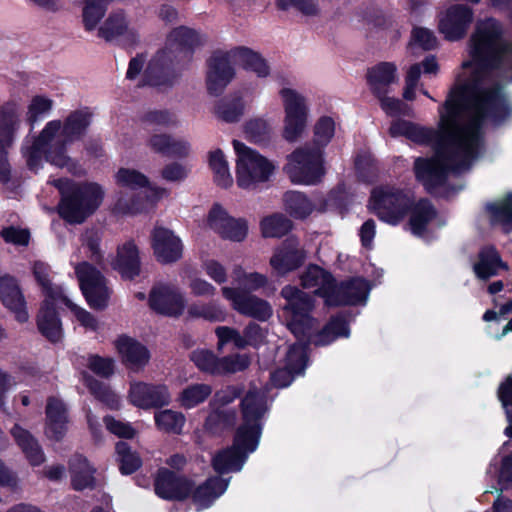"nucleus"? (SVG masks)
I'll return each instance as SVG.
<instances>
[{"mask_svg":"<svg viewBox=\"0 0 512 512\" xmlns=\"http://www.w3.org/2000/svg\"><path fill=\"white\" fill-rule=\"evenodd\" d=\"M188 288L195 297H213L217 291L213 284L201 277L191 279Z\"/></svg>","mask_w":512,"mask_h":512,"instance_id":"680f3d73","label":"nucleus"},{"mask_svg":"<svg viewBox=\"0 0 512 512\" xmlns=\"http://www.w3.org/2000/svg\"><path fill=\"white\" fill-rule=\"evenodd\" d=\"M192 483L168 470H160L155 480L156 494L167 500H181L189 496Z\"/></svg>","mask_w":512,"mask_h":512,"instance_id":"412c9836","label":"nucleus"},{"mask_svg":"<svg viewBox=\"0 0 512 512\" xmlns=\"http://www.w3.org/2000/svg\"><path fill=\"white\" fill-rule=\"evenodd\" d=\"M54 107L52 96L45 93L34 95V120L44 119L50 115Z\"/></svg>","mask_w":512,"mask_h":512,"instance_id":"052dcab7","label":"nucleus"},{"mask_svg":"<svg viewBox=\"0 0 512 512\" xmlns=\"http://www.w3.org/2000/svg\"><path fill=\"white\" fill-rule=\"evenodd\" d=\"M216 335L218 337V348L221 349L228 343H233L237 348H243L246 345H256L258 340L254 338L252 333L258 334L261 337V328L256 324H251L245 329L244 336L233 328L227 326H220L216 328Z\"/></svg>","mask_w":512,"mask_h":512,"instance_id":"c85d7f7f","label":"nucleus"},{"mask_svg":"<svg viewBox=\"0 0 512 512\" xmlns=\"http://www.w3.org/2000/svg\"><path fill=\"white\" fill-rule=\"evenodd\" d=\"M228 487V481L219 477L208 479L192 493L193 502L198 510L209 507ZM191 495V493L189 494Z\"/></svg>","mask_w":512,"mask_h":512,"instance_id":"c756f323","label":"nucleus"},{"mask_svg":"<svg viewBox=\"0 0 512 512\" xmlns=\"http://www.w3.org/2000/svg\"><path fill=\"white\" fill-rule=\"evenodd\" d=\"M114 347L122 363L134 372L141 371L149 362L148 349L129 336H119L114 342Z\"/></svg>","mask_w":512,"mask_h":512,"instance_id":"aec40b11","label":"nucleus"},{"mask_svg":"<svg viewBox=\"0 0 512 512\" xmlns=\"http://www.w3.org/2000/svg\"><path fill=\"white\" fill-rule=\"evenodd\" d=\"M306 259V252L294 238L284 241L270 258L272 269L279 275H286L300 267Z\"/></svg>","mask_w":512,"mask_h":512,"instance_id":"f3484780","label":"nucleus"},{"mask_svg":"<svg viewBox=\"0 0 512 512\" xmlns=\"http://www.w3.org/2000/svg\"><path fill=\"white\" fill-rule=\"evenodd\" d=\"M370 209L384 222L396 225L410 213L409 228L415 235H422L436 213L427 201L414 204L409 191L396 187H379L373 190Z\"/></svg>","mask_w":512,"mask_h":512,"instance_id":"7ed1b4c3","label":"nucleus"},{"mask_svg":"<svg viewBox=\"0 0 512 512\" xmlns=\"http://www.w3.org/2000/svg\"><path fill=\"white\" fill-rule=\"evenodd\" d=\"M127 399L133 406L148 410L168 405L171 401V395L165 385L132 381Z\"/></svg>","mask_w":512,"mask_h":512,"instance_id":"4468645a","label":"nucleus"},{"mask_svg":"<svg viewBox=\"0 0 512 512\" xmlns=\"http://www.w3.org/2000/svg\"><path fill=\"white\" fill-rule=\"evenodd\" d=\"M126 33H130V29L122 12L112 13L99 28V36L106 40H113Z\"/></svg>","mask_w":512,"mask_h":512,"instance_id":"58836bf2","label":"nucleus"},{"mask_svg":"<svg viewBox=\"0 0 512 512\" xmlns=\"http://www.w3.org/2000/svg\"><path fill=\"white\" fill-rule=\"evenodd\" d=\"M80 364L101 377H109L114 373L115 361L109 357L88 355L80 359Z\"/></svg>","mask_w":512,"mask_h":512,"instance_id":"8fccbe9b","label":"nucleus"},{"mask_svg":"<svg viewBox=\"0 0 512 512\" xmlns=\"http://www.w3.org/2000/svg\"><path fill=\"white\" fill-rule=\"evenodd\" d=\"M109 0H86L83 7V23L86 30L95 29L106 12Z\"/></svg>","mask_w":512,"mask_h":512,"instance_id":"a19ab883","label":"nucleus"},{"mask_svg":"<svg viewBox=\"0 0 512 512\" xmlns=\"http://www.w3.org/2000/svg\"><path fill=\"white\" fill-rule=\"evenodd\" d=\"M247 234V221L242 218L231 217L219 236L230 241L241 242L247 237Z\"/></svg>","mask_w":512,"mask_h":512,"instance_id":"3c124183","label":"nucleus"},{"mask_svg":"<svg viewBox=\"0 0 512 512\" xmlns=\"http://www.w3.org/2000/svg\"><path fill=\"white\" fill-rule=\"evenodd\" d=\"M306 365L305 348L302 344L293 345L287 354L286 368L272 375V382L277 387L288 386L295 374H300Z\"/></svg>","mask_w":512,"mask_h":512,"instance_id":"5701e85b","label":"nucleus"},{"mask_svg":"<svg viewBox=\"0 0 512 512\" xmlns=\"http://www.w3.org/2000/svg\"><path fill=\"white\" fill-rule=\"evenodd\" d=\"M301 283L304 288L314 289L315 293L319 294L325 299L327 305L337 306L341 303H355L367 292L364 283L358 282L357 289L359 294L356 296L336 297L334 291L336 284L330 273L323 270L319 266H309L301 275Z\"/></svg>","mask_w":512,"mask_h":512,"instance_id":"9b49d317","label":"nucleus"},{"mask_svg":"<svg viewBox=\"0 0 512 512\" xmlns=\"http://www.w3.org/2000/svg\"><path fill=\"white\" fill-rule=\"evenodd\" d=\"M315 146L321 149L327 145L334 136L335 122L331 117H322L315 125Z\"/></svg>","mask_w":512,"mask_h":512,"instance_id":"864d4df0","label":"nucleus"},{"mask_svg":"<svg viewBox=\"0 0 512 512\" xmlns=\"http://www.w3.org/2000/svg\"><path fill=\"white\" fill-rule=\"evenodd\" d=\"M211 393L212 388L207 384H192L180 392L177 401L182 408L192 409L203 403Z\"/></svg>","mask_w":512,"mask_h":512,"instance_id":"c9c22d12","label":"nucleus"},{"mask_svg":"<svg viewBox=\"0 0 512 512\" xmlns=\"http://www.w3.org/2000/svg\"><path fill=\"white\" fill-rule=\"evenodd\" d=\"M104 422L107 430L118 437L132 438L136 433L135 429L129 423L117 420L113 417H105Z\"/></svg>","mask_w":512,"mask_h":512,"instance_id":"0e129e2a","label":"nucleus"},{"mask_svg":"<svg viewBox=\"0 0 512 512\" xmlns=\"http://www.w3.org/2000/svg\"><path fill=\"white\" fill-rule=\"evenodd\" d=\"M499 399L512 423V378H508L499 388Z\"/></svg>","mask_w":512,"mask_h":512,"instance_id":"774afa93","label":"nucleus"},{"mask_svg":"<svg viewBox=\"0 0 512 512\" xmlns=\"http://www.w3.org/2000/svg\"><path fill=\"white\" fill-rule=\"evenodd\" d=\"M231 144L235 156V180L239 188L255 191L272 180L278 169L276 161L238 139H233Z\"/></svg>","mask_w":512,"mask_h":512,"instance_id":"20e7f679","label":"nucleus"},{"mask_svg":"<svg viewBox=\"0 0 512 512\" xmlns=\"http://www.w3.org/2000/svg\"><path fill=\"white\" fill-rule=\"evenodd\" d=\"M240 65L246 71L254 73L258 78H266L271 69L267 61L257 52L248 48H240L235 53Z\"/></svg>","mask_w":512,"mask_h":512,"instance_id":"473e14b6","label":"nucleus"},{"mask_svg":"<svg viewBox=\"0 0 512 512\" xmlns=\"http://www.w3.org/2000/svg\"><path fill=\"white\" fill-rule=\"evenodd\" d=\"M82 379L91 393L94 394L98 399L105 402L110 407H118L120 398L108 387L95 380L85 372L82 373Z\"/></svg>","mask_w":512,"mask_h":512,"instance_id":"a18cd8bd","label":"nucleus"},{"mask_svg":"<svg viewBox=\"0 0 512 512\" xmlns=\"http://www.w3.org/2000/svg\"><path fill=\"white\" fill-rule=\"evenodd\" d=\"M260 228L265 238H279L291 230L292 223L282 214H273L262 219Z\"/></svg>","mask_w":512,"mask_h":512,"instance_id":"4c0bfd02","label":"nucleus"},{"mask_svg":"<svg viewBox=\"0 0 512 512\" xmlns=\"http://www.w3.org/2000/svg\"><path fill=\"white\" fill-rule=\"evenodd\" d=\"M9 131L0 125V182L7 183L10 179V168L6 160L5 145L8 142Z\"/></svg>","mask_w":512,"mask_h":512,"instance_id":"e2e57ef3","label":"nucleus"},{"mask_svg":"<svg viewBox=\"0 0 512 512\" xmlns=\"http://www.w3.org/2000/svg\"><path fill=\"white\" fill-rule=\"evenodd\" d=\"M230 218L231 216L228 212L220 204L216 203L207 214L206 224L208 228L219 235Z\"/></svg>","mask_w":512,"mask_h":512,"instance_id":"6e6d98bb","label":"nucleus"},{"mask_svg":"<svg viewBox=\"0 0 512 512\" xmlns=\"http://www.w3.org/2000/svg\"><path fill=\"white\" fill-rule=\"evenodd\" d=\"M151 248L155 259L161 264H172L179 261L183 255V243L174 231L156 226L151 231Z\"/></svg>","mask_w":512,"mask_h":512,"instance_id":"2eb2a0df","label":"nucleus"},{"mask_svg":"<svg viewBox=\"0 0 512 512\" xmlns=\"http://www.w3.org/2000/svg\"><path fill=\"white\" fill-rule=\"evenodd\" d=\"M1 237L8 244L26 247L30 241V231L19 227L9 226L1 230Z\"/></svg>","mask_w":512,"mask_h":512,"instance_id":"13d9d810","label":"nucleus"},{"mask_svg":"<svg viewBox=\"0 0 512 512\" xmlns=\"http://www.w3.org/2000/svg\"><path fill=\"white\" fill-rule=\"evenodd\" d=\"M234 69L225 55L211 59L207 74V89L217 95L224 90L234 77Z\"/></svg>","mask_w":512,"mask_h":512,"instance_id":"4be33fe9","label":"nucleus"},{"mask_svg":"<svg viewBox=\"0 0 512 512\" xmlns=\"http://www.w3.org/2000/svg\"><path fill=\"white\" fill-rule=\"evenodd\" d=\"M207 164L213 175L214 182L223 188H229L233 184L229 161L226 154L220 148H213L207 153Z\"/></svg>","mask_w":512,"mask_h":512,"instance_id":"bb28decb","label":"nucleus"},{"mask_svg":"<svg viewBox=\"0 0 512 512\" xmlns=\"http://www.w3.org/2000/svg\"><path fill=\"white\" fill-rule=\"evenodd\" d=\"M60 121H50L46 124L38 137L39 145H49L48 158L56 166L66 167L71 172H76L77 164L64 153L67 143L62 142L59 148H55V142L61 137Z\"/></svg>","mask_w":512,"mask_h":512,"instance_id":"a211bd4d","label":"nucleus"},{"mask_svg":"<svg viewBox=\"0 0 512 512\" xmlns=\"http://www.w3.org/2000/svg\"><path fill=\"white\" fill-rule=\"evenodd\" d=\"M188 316L202 318L210 322H222L227 317L225 307L218 301L195 302L187 308Z\"/></svg>","mask_w":512,"mask_h":512,"instance_id":"72a5a7b5","label":"nucleus"},{"mask_svg":"<svg viewBox=\"0 0 512 512\" xmlns=\"http://www.w3.org/2000/svg\"><path fill=\"white\" fill-rule=\"evenodd\" d=\"M113 210L120 215H135L143 210V205L137 200L120 196L115 201Z\"/></svg>","mask_w":512,"mask_h":512,"instance_id":"338daca9","label":"nucleus"},{"mask_svg":"<svg viewBox=\"0 0 512 512\" xmlns=\"http://www.w3.org/2000/svg\"><path fill=\"white\" fill-rule=\"evenodd\" d=\"M271 123L263 118H253L244 125V133L254 143H262L272 134Z\"/></svg>","mask_w":512,"mask_h":512,"instance_id":"37998d69","label":"nucleus"},{"mask_svg":"<svg viewBox=\"0 0 512 512\" xmlns=\"http://www.w3.org/2000/svg\"><path fill=\"white\" fill-rule=\"evenodd\" d=\"M472 19L473 12L470 8L455 5L440 15L439 30L447 39L456 40L464 36Z\"/></svg>","mask_w":512,"mask_h":512,"instance_id":"6ab92c4d","label":"nucleus"},{"mask_svg":"<svg viewBox=\"0 0 512 512\" xmlns=\"http://www.w3.org/2000/svg\"><path fill=\"white\" fill-rule=\"evenodd\" d=\"M221 294L240 314L260 320L268 319L272 314L270 305L254 295L245 294L233 286H222Z\"/></svg>","mask_w":512,"mask_h":512,"instance_id":"dca6fc26","label":"nucleus"},{"mask_svg":"<svg viewBox=\"0 0 512 512\" xmlns=\"http://www.w3.org/2000/svg\"><path fill=\"white\" fill-rule=\"evenodd\" d=\"M149 305L157 313L179 316L184 312L187 301L179 287L168 283H159L150 291Z\"/></svg>","mask_w":512,"mask_h":512,"instance_id":"ddd939ff","label":"nucleus"},{"mask_svg":"<svg viewBox=\"0 0 512 512\" xmlns=\"http://www.w3.org/2000/svg\"><path fill=\"white\" fill-rule=\"evenodd\" d=\"M502 34L501 25L494 19L477 24L471 39V60L463 64L456 87L439 109L437 132L404 120L393 122L389 129L393 137L405 136L417 143L435 141V156L418 158L414 166L417 179L428 190L441 184L450 171L460 173L471 166L481 149L482 118L498 122L510 112L490 71L509 47Z\"/></svg>","mask_w":512,"mask_h":512,"instance_id":"f257e3e1","label":"nucleus"},{"mask_svg":"<svg viewBox=\"0 0 512 512\" xmlns=\"http://www.w3.org/2000/svg\"><path fill=\"white\" fill-rule=\"evenodd\" d=\"M245 110L244 102L241 99L223 100L215 107V114L221 120L233 123L243 116Z\"/></svg>","mask_w":512,"mask_h":512,"instance_id":"c03bdc74","label":"nucleus"},{"mask_svg":"<svg viewBox=\"0 0 512 512\" xmlns=\"http://www.w3.org/2000/svg\"><path fill=\"white\" fill-rule=\"evenodd\" d=\"M250 358L246 354H234L220 359L218 374L235 373L246 369L250 365Z\"/></svg>","mask_w":512,"mask_h":512,"instance_id":"5fc2aeb1","label":"nucleus"},{"mask_svg":"<svg viewBox=\"0 0 512 512\" xmlns=\"http://www.w3.org/2000/svg\"><path fill=\"white\" fill-rule=\"evenodd\" d=\"M69 467L71 473V484L75 490H84L94 486L95 469L90 465L85 457L75 455L71 458Z\"/></svg>","mask_w":512,"mask_h":512,"instance_id":"2f4dec72","label":"nucleus"},{"mask_svg":"<svg viewBox=\"0 0 512 512\" xmlns=\"http://www.w3.org/2000/svg\"><path fill=\"white\" fill-rule=\"evenodd\" d=\"M75 273L89 305L93 308L105 307L110 297V289L101 272L89 263L82 262L75 266Z\"/></svg>","mask_w":512,"mask_h":512,"instance_id":"f8f14e48","label":"nucleus"},{"mask_svg":"<svg viewBox=\"0 0 512 512\" xmlns=\"http://www.w3.org/2000/svg\"><path fill=\"white\" fill-rule=\"evenodd\" d=\"M500 269H507V266L493 247L483 248L473 265L476 277L481 280H487L497 275Z\"/></svg>","mask_w":512,"mask_h":512,"instance_id":"cd10ccee","label":"nucleus"},{"mask_svg":"<svg viewBox=\"0 0 512 512\" xmlns=\"http://www.w3.org/2000/svg\"><path fill=\"white\" fill-rule=\"evenodd\" d=\"M115 182L121 187L134 190L146 187L148 185V178L135 169L120 168L115 174Z\"/></svg>","mask_w":512,"mask_h":512,"instance_id":"de8ad7c7","label":"nucleus"},{"mask_svg":"<svg viewBox=\"0 0 512 512\" xmlns=\"http://www.w3.org/2000/svg\"><path fill=\"white\" fill-rule=\"evenodd\" d=\"M117 460L123 474H131L141 466L140 457L130 450L127 443L119 442L116 445Z\"/></svg>","mask_w":512,"mask_h":512,"instance_id":"49530a36","label":"nucleus"},{"mask_svg":"<svg viewBox=\"0 0 512 512\" xmlns=\"http://www.w3.org/2000/svg\"><path fill=\"white\" fill-rule=\"evenodd\" d=\"M284 208L290 216L304 219L309 216L314 206L307 196L298 191H288L283 196Z\"/></svg>","mask_w":512,"mask_h":512,"instance_id":"f704fd0d","label":"nucleus"},{"mask_svg":"<svg viewBox=\"0 0 512 512\" xmlns=\"http://www.w3.org/2000/svg\"><path fill=\"white\" fill-rule=\"evenodd\" d=\"M89 125V114L85 111H74L61 124V137L55 142V148H59L62 142L70 144L83 135Z\"/></svg>","mask_w":512,"mask_h":512,"instance_id":"7c9ffc66","label":"nucleus"},{"mask_svg":"<svg viewBox=\"0 0 512 512\" xmlns=\"http://www.w3.org/2000/svg\"><path fill=\"white\" fill-rule=\"evenodd\" d=\"M267 410V401L261 389L249 390L242 401L243 422L238 427L233 446L219 451L212 460L219 473L239 471L248 455L259 443L261 418Z\"/></svg>","mask_w":512,"mask_h":512,"instance_id":"f03ea898","label":"nucleus"},{"mask_svg":"<svg viewBox=\"0 0 512 512\" xmlns=\"http://www.w3.org/2000/svg\"><path fill=\"white\" fill-rule=\"evenodd\" d=\"M34 278L37 279L44 296L37 318L38 329L48 340L58 342L63 337V330L56 310L64 305L61 298L65 295V290L51 283L47 267L43 263H34Z\"/></svg>","mask_w":512,"mask_h":512,"instance_id":"39448f33","label":"nucleus"},{"mask_svg":"<svg viewBox=\"0 0 512 512\" xmlns=\"http://www.w3.org/2000/svg\"><path fill=\"white\" fill-rule=\"evenodd\" d=\"M206 275L215 283L221 285L227 281L226 268L216 260H207L202 265Z\"/></svg>","mask_w":512,"mask_h":512,"instance_id":"69168bd1","label":"nucleus"},{"mask_svg":"<svg viewBox=\"0 0 512 512\" xmlns=\"http://www.w3.org/2000/svg\"><path fill=\"white\" fill-rule=\"evenodd\" d=\"M279 96L284 109L283 137L294 142L307 128L309 120V107L303 94L291 87H283Z\"/></svg>","mask_w":512,"mask_h":512,"instance_id":"6e6552de","label":"nucleus"},{"mask_svg":"<svg viewBox=\"0 0 512 512\" xmlns=\"http://www.w3.org/2000/svg\"><path fill=\"white\" fill-rule=\"evenodd\" d=\"M191 360L200 370L211 374H218L220 359L211 351L206 349H197L192 352Z\"/></svg>","mask_w":512,"mask_h":512,"instance_id":"603ef678","label":"nucleus"},{"mask_svg":"<svg viewBox=\"0 0 512 512\" xmlns=\"http://www.w3.org/2000/svg\"><path fill=\"white\" fill-rule=\"evenodd\" d=\"M112 265L125 278H133L139 273V251L133 241H127L118 246Z\"/></svg>","mask_w":512,"mask_h":512,"instance_id":"393cba45","label":"nucleus"},{"mask_svg":"<svg viewBox=\"0 0 512 512\" xmlns=\"http://www.w3.org/2000/svg\"><path fill=\"white\" fill-rule=\"evenodd\" d=\"M283 171L294 184H316L325 173L322 149L308 144L295 149L287 156Z\"/></svg>","mask_w":512,"mask_h":512,"instance_id":"423d86ee","label":"nucleus"},{"mask_svg":"<svg viewBox=\"0 0 512 512\" xmlns=\"http://www.w3.org/2000/svg\"><path fill=\"white\" fill-rule=\"evenodd\" d=\"M349 329L343 319H333L319 334L315 335L313 342L315 345L324 346L338 337H347Z\"/></svg>","mask_w":512,"mask_h":512,"instance_id":"79ce46f5","label":"nucleus"},{"mask_svg":"<svg viewBox=\"0 0 512 512\" xmlns=\"http://www.w3.org/2000/svg\"><path fill=\"white\" fill-rule=\"evenodd\" d=\"M154 420L159 430L180 433L185 423V416L181 412L166 409L156 412Z\"/></svg>","mask_w":512,"mask_h":512,"instance_id":"ea45409f","label":"nucleus"},{"mask_svg":"<svg viewBox=\"0 0 512 512\" xmlns=\"http://www.w3.org/2000/svg\"><path fill=\"white\" fill-rule=\"evenodd\" d=\"M0 298L3 304L15 314L19 322H26L28 320L29 314L14 279L10 277L0 278Z\"/></svg>","mask_w":512,"mask_h":512,"instance_id":"b1692460","label":"nucleus"},{"mask_svg":"<svg viewBox=\"0 0 512 512\" xmlns=\"http://www.w3.org/2000/svg\"><path fill=\"white\" fill-rule=\"evenodd\" d=\"M61 299L63 301L64 306L69 308L71 312L74 313L75 317L81 323V325H83L86 329H97L98 323L96 319L89 312L73 303L72 299L70 298L69 294L66 291L65 295H63V298Z\"/></svg>","mask_w":512,"mask_h":512,"instance_id":"4d7b16f0","label":"nucleus"},{"mask_svg":"<svg viewBox=\"0 0 512 512\" xmlns=\"http://www.w3.org/2000/svg\"><path fill=\"white\" fill-rule=\"evenodd\" d=\"M234 281L239 291H255L266 285L267 277L257 272L245 273L241 268H237L234 270Z\"/></svg>","mask_w":512,"mask_h":512,"instance_id":"09e8293b","label":"nucleus"},{"mask_svg":"<svg viewBox=\"0 0 512 512\" xmlns=\"http://www.w3.org/2000/svg\"><path fill=\"white\" fill-rule=\"evenodd\" d=\"M104 188L98 183H86L68 197H64L59 207L60 215L70 223H81L92 215L102 204Z\"/></svg>","mask_w":512,"mask_h":512,"instance_id":"0eeeda50","label":"nucleus"},{"mask_svg":"<svg viewBox=\"0 0 512 512\" xmlns=\"http://www.w3.org/2000/svg\"><path fill=\"white\" fill-rule=\"evenodd\" d=\"M486 211L492 223L501 225L507 232L512 228V197L487 204Z\"/></svg>","mask_w":512,"mask_h":512,"instance_id":"e433bc0d","label":"nucleus"},{"mask_svg":"<svg viewBox=\"0 0 512 512\" xmlns=\"http://www.w3.org/2000/svg\"><path fill=\"white\" fill-rule=\"evenodd\" d=\"M437 44L436 37L429 29L417 27L413 29L412 38L410 42V49L420 47L424 50L433 49Z\"/></svg>","mask_w":512,"mask_h":512,"instance_id":"bf43d9fd","label":"nucleus"},{"mask_svg":"<svg viewBox=\"0 0 512 512\" xmlns=\"http://www.w3.org/2000/svg\"><path fill=\"white\" fill-rule=\"evenodd\" d=\"M281 295L287 301L284 307L288 327L296 337L309 335L313 319L309 313L314 307L312 299L298 288L287 285Z\"/></svg>","mask_w":512,"mask_h":512,"instance_id":"9d476101","label":"nucleus"},{"mask_svg":"<svg viewBox=\"0 0 512 512\" xmlns=\"http://www.w3.org/2000/svg\"><path fill=\"white\" fill-rule=\"evenodd\" d=\"M367 82L371 91L381 97L387 94L388 87L397 80L396 66L393 63H379L367 71Z\"/></svg>","mask_w":512,"mask_h":512,"instance_id":"a878e982","label":"nucleus"},{"mask_svg":"<svg viewBox=\"0 0 512 512\" xmlns=\"http://www.w3.org/2000/svg\"><path fill=\"white\" fill-rule=\"evenodd\" d=\"M172 55L165 51L158 52L149 61L144 55L132 58L127 70V78H139V84L164 85L170 82Z\"/></svg>","mask_w":512,"mask_h":512,"instance_id":"1a4fd4ad","label":"nucleus"}]
</instances>
